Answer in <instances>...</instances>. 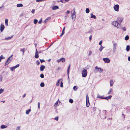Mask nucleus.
<instances>
[{
	"instance_id": "5fc2aeb1",
	"label": "nucleus",
	"mask_w": 130,
	"mask_h": 130,
	"mask_svg": "<svg viewBox=\"0 0 130 130\" xmlns=\"http://www.w3.org/2000/svg\"><path fill=\"white\" fill-rule=\"evenodd\" d=\"M99 71H100V73L101 72L103 71V70L102 69V68H100Z\"/></svg>"
},
{
	"instance_id": "09e8293b",
	"label": "nucleus",
	"mask_w": 130,
	"mask_h": 130,
	"mask_svg": "<svg viewBox=\"0 0 130 130\" xmlns=\"http://www.w3.org/2000/svg\"><path fill=\"white\" fill-rule=\"evenodd\" d=\"M20 126H18L16 129V130H19L20 129Z\"/></svg>"
},
{
	"instance_id": "7c9ffc66",
	"label": "nucleus",
	"mask_w": 130,
	"mask_h": 130,
	"mask_svg": "<svg viewBox=\"0 0 130 130\" xmlns=\"http://www.w3.org/2000/svg\"><path fill=\"white\" fill-rule=\"evenodd\" d=\"M86 106L87 107H88L90 105V103L89 101H86Z\"/></svg>"
},
{
	"instance_id": "6e6d98bb",
	"label": "nucleus",
	"mask_w": 130,
	"mask_h": 130,
	"mask_svg": "<svg viewBox=\"0 0 130 130\" xmlns=\"http://www.w3.org/2000/svg\"><path fill=\"white\" fill-rule=\"evenodd\" d=\"M47 21V19H46L44 21L43 23H46Z\"/></svg>"
},
{
	"instance_id": "a19ab883",
	"label": "nucleus",
	"mask_w": 130,
	"mask_h": 130,
	"mask_svg": "<svg viewBox=\"0 0 130 130\" xmlns=\"http://www.w3.org/2000/svg\"><path fill=\"white\" fill-rule=\"evenodd\" d=\"M38 22V20L36 19H35L34 20V23L35 24H36Z\"/></svg>"
},
{
	"instance_id": "0e129e2a",
	"label": "nucleus",
	"mask_w": 130,
	"mask_h": 130,
	"mask_svg": "<svg viewBox=\"0 0 130 130\" xmlns=\"http://www.w3.org/2000/svg\"><path fill=\"white\" fill-rule=\"evenodd\" d=\"M57 69L58 70H59L60 69V68L59 67H58Z\"/></svg>"
},
{
	"instance_id": "49530a36",
	"label": "nucleus",
	"mask_w": 130,
	"mask_h": 130,
	"mask_svg": "<svg viewBox=\"0 0 130 130\" xmlns=\"http://www.w3.org/2000/svg\"><path fill=\"white\" fill-rule=\"evenodd\" d=\"M42 22V19H41L38 22V23L39 24H41Z\"/></svg>"
},
{
	"instance_id": "2eb2a0df",
	"label": "nucleus",
	"mask_w": 130,
	"mask_h": 130,
	"mask_svg": "<svg viewBox=\"0 0 130 130\" xmlns=\"http://www.w3.org/2000/svg\"><path fill=\"white\" fill-rule=\"evenodd\" d=\"M59 8V7L57 6H55L53 7L52 9L53 10H54L58 9Z\"/></svg>"
},
{
	"instance_id": "bb28decb",
	"label": "nucleus",
	"mask_w": 130,
	"mask_h": 130,
	"mask_svg": "<svg viewBox=\"0 0 130 130\" xmlns=\"http://www.w3.org/2000/svg\"><path fill=\"white\" fill-rule=\"evenodd\" d=\"M8 19H6L5 20V25L7 26L8 25Z\"/></svg>"
},
{
	"instance_id": "2f4dec72",
	"label": "nucleus",
	"mask_w": 130,
	"mask_h": 130,
	"mask_svg": "<svg viewBox=\"0 0 130 130\" xmlns=\"http://www.w3.org/2000/svg\"><path fill=\"white\" fill-rule=\"evenodd\" d=\"M5 58V57L3 55H1L0 57V62L1 61L2 59H3Z\"/></svg>"
},
{
	"instance_id": "3c124183",
	"label": "nucleus",
	"mask_w": 130,
	"mask_h": 130,
	"mask_svg": "<svg viewBox=\"0 0 130 130\" xmlns=\"http://www.w3.org/2000/svg\"><path fill=\"white\" fill-rule=\"evenodd\" d=\"M35 10L34 9H33L32 10L31 12L33 14H34L35 13Z\"/></svg>"
},
{
	"instance_id": "de8ad7c7",
	"label": "nucleus",
	"mask_w": 130,
	"mask_h": 130,
	"mask_svg": "<svg viewBox=\"0 0 130 130\" xmlns=\"http://www.w3.org/2000/svg\"><path fill=\"white\" fill-rule=\"evenodd\" d=\"M64 32L62 31L61 35L60 36V37H61L64 34Z\"/></svg>"
},
{
	"instance_id": "f03ea898",
	"label": "nucleus",
	"mask_w": 130,
	"mask_h": 130,
	"mask_svg": "<svg viewBox=\"0 0 130 130\" xmlns=\"http://www.w3.org/2000/svg\"><path fill=\"white\" fill-rule=\"evenodd\" d=\"M113 52H115L118 46V44L117 43L114 42L113 44Z\"/></svg>"
},
{
	"instance_id": "338daca9",
	"label": "nucleus",
	"mask_w": 130,
	"mask_h": 130,
	"mask_svg": "<svg viewBox=\"0 0 130 130\" xmlns=\"http://www.w3.org/2000/svg\"><path fill=\"white\" fill-rule=\"evenodd\" d=\"M68 17V15H66L65 17V19H66Z\"/></svg>"
},
{
	"instance_id": "a18cd8bd",
	"label": "nucleus",
	"mask_w": 130,
	"mask_h": 130,
	"mask_svg": "<svg viewBox=\"0 0 130 130\" xmlns=\"http://www.w3.org/2000/svg\"><path fill=\"white\" fill-rule=\"evenodd\" d=\"M36 62L37 64L38 65H39L40 64V62L39 60H37L36 61Z\"/></svg>"
},
{
	"instance_id": "c85d7f7f",
	"label": "nucleus",
	"mask_w": 130,
	"mask_h": 130,
	"mask_svg": "<svg viewBox=\"0 0 130 130\" xmlns=\"http://www.w3.org/2000/svg\"><path fill=\"white\" fill-rule=\"evenodd\" d=\"M105 47H103V46H102V45H101L100 47V48H99V51H100V52H101L102 51V50H103V49Z\"/></svg>"
},
{
	"instance_id": "cd10ccee",
	"label": "nucleus",
	"mask_w": 130,
	"mask_h": 130,
	"mask_svg": "<svg viewBox=\"0 0 130 130\" xmlns=\"http://www.w3.org/2000/svg\"><path fill=\"white\" fill-rule=\"evenodd\" d=\"M31 111V110L30 109H29L28 110H27L26 111V114L27 115Z\"/></svg>"
},
{
	"instance_id": "4d7b16f0",
	"label": "nucleus",
	"mask_w": 130,
	"mask_h": 130,
	"mask_svg": "<svg viewBox=\"0 0 130 130\" xmlns=\"http://www.w3.org/2000/svg\"><path fill=\"white\" fill-rule=\"evenodd\" d=\"M40 103L39 102H38V108H40Z\"/></svg>"
},
{
	"instance_id": "79ce46f5",
	"label": "nucleus",
	"mask_w": 130,
	"mask_h": 130,
	"mask_svg": "<svg viewBox=\"0 0 130 130\" xmlns=\"http://www.w3.org/2000/svg\"><path fill=\"white\" fill-rule=\"evenodd\" d=\"M69 101L70 103H72L73 102V100L71 99H70L69 100Z\"/></svg>"
},
{
	"instance_id": "ea45409f",
	"label": "nucleus",
	"mask_w": 130,
	"mask_h": 130,
	"mask_svg": "<svg viewBox=\"0 0 130 130\" xmlns=\"http://www.w3.org/2000/svg\"><path fill=\"white\" fill-rule=\"evenodd\" d=\"M4 91V90L2 88L0 89V94L2 93Z\"/></svg>"
},
{
	"instance_id": "37998d69",
	"label": "nucleus",
	"mask_w": 130,
	"mask_h": 130,
	"mask_svg": "<svg viewBox=\"0 0 130 130\" xmlns=\"http://www.w3.org/2000/svg\"><path fill=\"white\" fill-rule=\"evenodd\" d=\"M44 75L43 74H41L40 75V77L42 78H43L44 77Z\"/></svg>"
},
{
	"instance_id": "58836bf2",
	"label": "nucleus",
	"mask_w": 130,
	"mask_h": 130,
	"mask_svg": "<svg viewBox=\"0 0 130 130\" xmlns=\"http://www.w3.org/2000/svg\"><path fill=\"white\" fill-rule=\"evenodd\" d=\"M58 101H59V102H60V101H59V100H58V101H57L56 102V103H55V104L54 106L55 107H56L57 105H58Z\"/></svg>"
},
{
	"instance_id": "e2e57ef3",
	"label": "nucleus",
	"mask_w": 130,
	"mask_h": 130,
	"mask_svg": "<svg viewBox=\"0 0 130 130\" xmlns=\"http://www.w3.org/2000/svg\"><path fill=\"white\" fill-rule=\"evenodd\" d=\"M23 15V13H22L21 14H20V17H22V16Z\"/></svg>"
},
{
	"instance_id": "c9c22d12",
	"label": "nucleus",
	"mask_w": 130,
	"mask_h": 130,
	"mask_svg": "<svg viewBox=\"0 0 130 130\" xmlns=\"http://www.w3.org/2000/svg\"><path fill=\"white\" fill-rule=\"evenodd\" d=\"M78 89V87L76 86H74L73 87V89L75 91H76Z\"/></svg>"
},
{
	"instance_id": "bf43d9fd",
	"label": "nucleus",
	"mask_w": 130,
	"mask_h": 130,
	"mask_svg": "<svg viewBox=\"0 0 130 130\" xmlns=\"http://www.w3.org/2000/svg\"><path fill=\"white\" fill-rule=\"evenodd\" d=\"M92 52L91 51H90L89 52V53L88 54L89 56L90 55H91V54H92Z\"/></svg>"
},
{
	"instance_id": "9b49d317",
	"label": "nucleus",
	"mask_w": 130,
	"mask_h": 130,
	"mask_svg": "<svg viewBox=\"0 0 130 130\" xmlns=\"http://www.w3.org/2000/svg\"><path fill=\"white\" fill-rule=\"evenodd\" d=\"M122 19L120 18H118L117 19V21L118 22L119 24V23H120L122 22Z\"/></svg>"
},
{
	"instance_id": "603ef678",
	"label": "nucleus",
	"mask_w": 130,
	"mask_h": 130,
	"mask_svg": "<svg viewBox=\"0 0 130 130\" xmlns=\"http://www.w3.org/2000/svg\"><path fill=\"white\" fill-rule=\"evenodd\" d=\"M58 117H56L55 118V120L58 121Z\"/></svg>"
},
{
	"instance_id": "72a5a7b5",
	"label": "nucleus",
	"mask_w": 130,
	"mask_h": 130,
	"mask_svg": "<svg viewBox=\"0 0 130 130\" xmlns=\"http://www.w3.org/2000/svg\"><path fill=\"white\" fill-rule=\"evenodd\" d=\"M129 39V37L128 35H126L125 37V39L126 40H127Z\"/></svg>"
},
{
	"instance_id": "9d476101",
	"label": "nucleus",
	"mask_w": 130,
	"mask_h": 130,
	"mask_svg": "<svg viewBox=\"0 0 130 130\" xmlns=\"http://www.w3.org/2000/svg\"><path fill=\"white\" fill-rule=\"evenodd\" d=\"M100 68H98L97 66L96 67H95L94 71L95 73H96L98 72H100L99 71Z\"/></svg>"
},
{
	"instance_id": "a211bd4d",
	"label": "nucleus",
	"mask_w": 130,
	"mask_h": 130,
	"mask_svg": "<svg viewBox=\"0 0 130 130\" xmlns=\"http://www.w3.org/2000/svg\"><path fill=\"white\" fill-rule=\"evenodd\" d=\"M20 51L22 52V56H23L24 54V53L25 52V48H22L21 49Z\"/></svg>"
},
{
	"instance_id": "69168bd1",
	"label": "nucleus",
	"mask_w": 130,
	"mask_h": 130,
	"mask_svg": "<svg viewBox=\"0 0 130 130\" xmlns=\"http://www.w3.org/2000/svg\"><path fill=\"white\" fill-rule=\"evenodd\" d=\"M128 59L129 61H130V57L129 56L128 57Z\"/></svg>"
},
{
	"instance_id": "c03bdc74",
	"label": "nucleus",
	"mask_w": 130,
	"mask_h": 130,
	"mask_svg": "<svg viewBox=\"0 0 130 130\" xmlns=\"http://www.w3.org/2000/svg\"><path fill=\"white\" fill-rule=\"evenodd\" d=\"M60 86L61 87H63V83L62 82V81H61V84L60 85Z\"/></svg>"
},
{
	"instance_id": "4c0bfd02",
	"label": "nucleus",
	"mask_w": 130,
	"mask_h": 130,
	"mask_svg": "<svg viewBox=\"0 0 130 130\" xmlns=\"http://www.w3.org/2000/svg\"><path fill=\"white\" fill-rule=\"evenodd\" d=\"M40 85L41 87H43L44 86V83H41L40 84Z\"/></svg>"
},
{
	"instance_id": "423d86ee",
	"label": "nucleus",
	"mask_w": 130,
	"mask_h": 130,
	"mask_svg": "<svg viewBox=\"0 0 130 130\" xmlns=\"http://www.w3.org/2000/svg\"><path fill=\"white\" fill-rule=\"evenodd\" d=\"M103 60L105 62V63H108L110 62V60L109 59L107 58H103Z\"/></svg>"
},
{
	"instance_id": "e433bc0d",
	"label": "nucleus",
	"mask_w": 130,
	"mask_h": 130,
	"mask_svg": "<svg viewBox=\"0 0 130 130\" xmlns=\"http://www.w3.org/2000/svg\"><path fill=\"white\" fill-rule=\"evenodd\" d=\"M86 102L89 101V97L87 95L86 96Z\"/></svg>"
},
{
	"instance_id": "473e14b6",
	"label": "nucleus",
	"mask_w": 130,
	"mask_h": 130,
	"mask_svg": "<svg viewBox=\"0 0 130 130\" xmlns=\"http://www.w3.org/2000/svg\"><path fill=\"white\" fill-rule=\"evenodd\" d=\"M90 10L89 8H87L86 9V13H89Z\"/></svg>"
},
{
	"instance_id": "a878e982",
	"label": "nucleus",
	"mask_w": 130,
	"mask_h": 130,
	"mask_svg": "<svg viewBox=\"0 0 130 130\" xmlns=\"http://www.w3.org/2000/svg\"><path fill=\"white\" fill-rule=\"evenodd\" d=\"M110 86H113V80L112 79H111L110 80Z\"/></svg>"
},
{
	"instance_id": "13d9d810",
	"label": "nucleus",
	"mask_w": 130,
	"mask_h": 130,
	"mask_svg": "<svg viewBox=\"0 0 130 130\" xmlns=\"http://www.w3.org/2000/svg\"><path fill=\"white\" fill-rule=\"evenodd\" d=\"M102 40H101L99 42V44L100 45H101L102 44Z\"/></svg>"
},
{
	"instance_id": "f8f14e48",
	"label": "nucleus",
	"mask_w": 130,
	"mask_h": 130,
	"mask_svg": "<svg viewBox=\"0 0 130 130\" xmlns=\"http://www.w3.org/2000/svg\"><path fill=\"white\" fill-rule=\"evenodd\" d=\"M5 26L1 24L0 27V30L1 32H2L4 30Z\"/></svg>"
},
{
	"instance_id": "412c9836",
	"label": "nucleus",
	"mask_w": 130,
	"mask_h": 130,
	"mask_svg": "<svg viewBox=\"0 0 130 130\" xmlns=\"http://www.w3.org/2000/svg\"><path fill=\"white\" fill-rule=\"evenodd\" d=\"M91 17H90L91 18H93L94 19H95L96 18V17L95 15H93L92 13L91 14Z\"/></svg>"
},
{
	"instance_id": "393cba45",
	"label": "nucleus",
	"mask_w": 130,
	"mask_h": 130,
	"mask_svg": "<svg viewBox=\"0 0 130 130\" xmlns=\"http://www.w3.org/2000/svg\"><path fill=\"white\" fill-rule=\"evenodd\" d=\"M70 64L69 65V66L68 67V69H67V74H68V76L69 75V70L70 69Z\"/></svg>"
},
{
	"instance_id": "5701e85b",
	"label": "nucleus",
	"mask_w": 130,
	"mask_h": 130,
	"mask_svg": "<svg viewBox=\"0 0 130 130\" xmlns=\"http://www.w3.org/2000/svg\"><path fill=\"white\" fill-rule=\"evenodd\" d=\"M112 89L111 88L110 89V90H109L108 92V93L107 94H111L112 93Z\"/></svg>"
},
{
	"instance_id": "20e7f679",
	"label": "nucleus",
	"mask_w": 130,
	"mask_h": 130,
	"mask_svg": "<svg viewBox=\"0 0 130 130\" xmlns=\"http://www.w3.org/2000/svg\"><path fill=\"white\" fill-rule=\"evenodd\" d=\"M87 75V71L86 69L84 70L82 73V76L83 77H86Z\"/></svg>"
},
{
	"instance_id": "680f3d73",
	"label": "nucleus",
	"mask_w": 130,
	"mask_h": 130,
	"mask_svg": "<svg viewBox=\"0 0 130 130\" xmlns=\"http://www.w3.org/2000/svg\"><path fill=\"white\" fill-rule=\"evenodd\" d=\"M70 12V11L68 10L67 11V12H66V13L69 14Z\"/></svg>"
},
{
	"instance_id": "c756f323",
	"label": "nucleus",
	"mask_w": 130,
	"mask_h": 130,
	"mask_svg": "<svg viewBox=\"0 0 130 130\" xmlns=\"http://www.w3.org/2000/svg\"><path fill=\"white\" fill-rule=\"evenodd\" d=\"M130 46L129 45H127L126 47V50L127 51H128L129 50Z\"/></svg>"
},
{
	"instance_id": "ddd939ff",
	"label": "nucleus",
	"mask_w": 130,
	"mask_h": 130,
	"mask_svg": "<svg viewBox=\"0 0 130 130\" xmlns=\"http://www.w3.org/2000/svg\"><path fill=\"white\" fill-rule=\"evenodd\" d=\"M62 81V78H60L57 81L56 84V86H58L59 85V83L60 81Z\"/></svg>"
},
{
	"instance_id": "f704fd0d",
	"label": "nucleus",
	"mask_w": 130,
	"mask_h": 130,
	"mask_svg": "<svg viewBox=\"0 0 130 130\" xmlns=\"http://www.w3.org/2000/svg\"><path fill=\"white\" fill-rule=\"evenodd\" d=\"M12 37H13V36H12L11 37H8V38L6 37L5 38V39L6 40H9V39H10Z\"/></svg>"
},
{
	"instance_id": "0eeeda50",
	"label": "nucleus",
	"mask_w": 130,
	"mask_h": 130,
	"mask_svg": "<svg viewBox=\"0 0 130 130\" xmlns=\"http://www.w3.org/2000/svg\"><path fill=\"white\" fill-rule=\"evenodd\" d=\"M113 8L115 11H119V6L118 5H115Z\"/></svg>"
},
{
	"instance_id": "1a4fd4ad",
	"label": "nucleus",
	"mask_w": 130,
	"mask_h": 130,
	"mask_svg": "<svg viewBox=\"0 0 130 130\" xmlns=\"http://www.w3.org/2000/svg\"><path fill=\"white\" fill-rule=\"evenodd\" d=\"M38 52L37 49L36 48V52L35 53V57L36 58H38L39 57V55L38 54Z\"/></svg>"
},
{
	"instance_id": "774afa93",
	"label": "nucleus",
	"mask_w": 130,
	"mask_h": 130,
	"mask_svg": "<svg viewBox=\"0 0 130 130\" xmlns=\"http://www.w3.org/2000/svg\"><path fill=\"white\" fill-rule=\"evenodd\" d=\"M130 129V127H127V129Z\"/></svg>"
},
{
	"instance_id": "f3484780",
	"label": "nucleus",
	"mask_w": 130,
	"mask_h": 130,
	"mask_svg": "<svg viewBox=\"0 0 130 130\" xmlns=\"http://www.w3.org/2000/svg\"><path fill=\"white\" fill-rule=\"evenodd\" d=\"M112 97V96L111 95H110L108 96H107L104 98V99H106L107 100L110 99Z\"/></svg>"
},
{
	"instance_id": "8fccbe9b",
	"label": "nucleus",
	"mask_w": 130,
	"mask_h": 130,
	"mask_svg": "<svg viewBox=\"0 0 130 130\" xmlns=\"http://www.w3.org/2000/svg\"><path fill=\"white\" fill-rule=\"evenodd\" d=\"M40 60L41 63H42L45 62V61L43 59H40Z\"/></svg>"
},
{
	"instance_id": "4468645a",
	"label": "nucleus",
	"mask_w": 130,
	"mask_h": 130,
	"mask_svg": "<svg viewBox=\"0 0 130 130\" xmlns=\"http://www.w3.org/2000/svg\"><path fill=\"white\" fill-rule=\"evenodd\" d=\"M45 67L44 66L42 65L41 66L40 68V70L41 71H43L44 69L45 68Z\"/></svg>"
},
{
	"instance_id": "39448f33",
	"label": "nucleus",
	"mask_w": 130,
	"mask_h": 130,
	"mask_svg": "<svg viewBox=\"0 0 130 130\" xmlns=\"http://www.w3.org/2000/svg\"><path fill=\"white\" fill-rule=\"evenodd\" d=\"M19 64H18L10 68V69L11 71H13L15 68L19 67Z\"/></svg>"
},
{
	"instance_id": "052dcab7",
	"label": "nucleus",
	"mask_w": 130,
	"mask_h": 130,
	"mask_svg": "<svg viewBox=\"0 0 130 130\" xmlns=\"http://www.w3.org/2000/svg\"><path fill=\"white\" fill-rule=\"evenodd\" d=\"M92 36L91 35L89 37V39H90V40H91L92 39Z\"/></svg>"
},
{
	"instance_id": "dca6fc26",
	"label": "nucleus",
	"mask_w": 130,
	"mask_h": 130,
	"mask_svg": "<svg viewBox=\"0 0 130 130\" xmlns=\"http://www.w3.org/2000/svg\"><path fill=\"white\" fill-rule=\"evenodd\" d=\"M97 98H100L101 99H104L103 96H101L99 94H98L97 95Z\"/></svg>"
},
{
	"instance_id": "4be33fe9",
	"label": "nucleus",
	"mask_w": 130,
	"mask_h": 130,
	"mask_svg": "<svg viewBox=\"0 0 130 130\" xmlns=\"http://www.w3.org/2000/svg\"><path fill=\"white\" fill-rule=\"evenodd\" d=\"M10 62L11 61H10L9 60L7 59V61H6V62L5 63V66H6V65H8V64H9Z\"/></svg>"
},
{
	"instance_id": "f257e3e1",
	"label": "nucleus",
	"mask_w": 130,
	"mask_h": 130,
	"mask_svg": "<svg viewBox=\"0 0 130 130\" xmlns=\"http://www.w3.org/2000/svg\"><path fill=\"white\" fill-rule=\"evenodd\" d=\"M75 11L74 10L73 12V13H71V17L72 18V19L73 21H74L75 20L76 15L75 14Z\"/></svg>"
},
{
	"instance_id": "6ab92c4d",
	"label": "nucleus",
	"mask_w": 130,
	"mask_h": 130,
	"mask_svg": "<svg viewBox=\"0 0 130 130\" xmlns=\"http://www.w3.org/2000/svg\"><path fill=\"white\" fill-rule=\"evenodd\" d=\"M7 126L4 125H2L1 126V129H4L7 128Z\"/></svg>"
},
{
	"instance_id": "b1692460",
	"label": "nucleus",
	"mask_w": 130,
	"mask_h": 130,
	"mask_svg": "<svg viewBox=\"0 0 130 130\" xmlns=\"http://www.w3.org/2000/svg\"><path fill=\"white\" fill-rule=\"evenodd\" d=\"M23 6V5L22 4H17V7H22Z\"/></svg>"
},
{
	"instance_id": "864d4df0",
	"label": "nucleus",
	"mask_w": 130,
	"mask_h": 130,
	"mask_svg": "<svg viewBox=\"0 0 130 130\" xmlns=\"http://www.w3.org/2000/svg\"><path fill=\"white\" fill-rule=\"evenodd\" d=\"M122 29L123 30L125 31L126 30V28L125 27H122Z\"/></svg>"
},
{
	"instance_id": "6e6552de",
	"label": "nucleus",
	"mask_w": 130,
	"mask_h": 130,
	"mask_svg": "<svg viewBox=\"0 0 130 130\" xmlns=\"http://www.w3.org/2000/svg\"><path fill=\"white\" fill-rule=\"evenodd\" d=\"M65 59L64 58H61L60 59H58L57 60V62H59L60 61H61L62 62H64L65 61Z\"/></svg>"
},
{
	"instance_id": "aec40b11",
	"label": "nucleus",
	"mask_w": 130,
	"mask_h": 130,
	"mask_svg": "<svg viewBox=\"0 0 130 130\" xmlns=\"http://www.w3.org/2000/svg\"><path fill=\"white\" fill-rule=\"evenodd\" d=\"M13 56V55H12L11 56L9 57L8 58V60H9L10 61L12 60V56Z\"/></svg>"
},
{
	"instance_id": "7ed1b4c3",
	"label": "nucleus",
	"mask_w": 130,
	"mask_h": 130,
	"mask_svg": "<svg viewBox=\"0 0 130 130\" xmlns=\"http://www.w3.org/2000/svg\"><path fill=\"white\" fill-rule=\"evenodd\" d=\"M111 24L115 27H117V28H119L118 27L119 23L117 21H113L112 22Z\"/></svg>"
}]
</instances>
